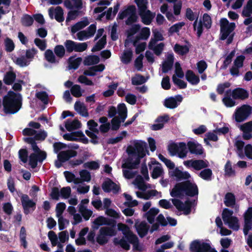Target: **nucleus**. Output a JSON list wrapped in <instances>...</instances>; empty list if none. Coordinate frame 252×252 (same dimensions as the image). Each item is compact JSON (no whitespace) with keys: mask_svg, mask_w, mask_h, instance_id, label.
Masks as SVG:
<instances>
[{"mask_svg":"<svg viewBox=\"0 0 252 252\" xmlns=\"http://www.w3.org/2000/svg\"><path fill=\"white\" fill-rule=\"evenodd\" d=\"M22 98L20 94L9 91L3 97V111L6 114H14L19 111L22 106Z\"/></svg>","mask_w":252,"mask_h":252,"instance_id":"obj_1","label":"nucleus"},{"mask_svg":"<svg viewBox=\"0 0 252 252\" xmlns=\"http://www.w3.org/2000/svg\"><path fill=\"white\" fill-rule=\"evenodd\" d=\"M170 195L173 197L181 198L184 195L193 197L198 194L197 185L189 180L177 183L170 191Z\"/></svg>","mask_w":252,"mask_h":252,"instance_id":"obj_2","label":"nucleus"},{"mask_svg":"<svg viewBox=\"0 0 252 252\" xmlns=\"http://www.w3.org/2000/svg\"><path fill=\"white\" fill-rule=\"evenodd\" d=\"M147 144L145 141L139 140L134 142V146H129L126 150V152L129 156H136L140 159L146 156V151L149 154V151L146 150Z\"/></svg>","mask_w":252,"mask_h":252,"instance_id":"obj_3","label":"nucleus"},{"mask_svg":"<svg viewBox=\"0 0 252 252\" xmlns=\"http://www.w3.org/2000/svg\"><path fill=\"white\" fill-rule=\"evenodd\" d=\"M117 108L119 116L114 117L111 121V129L113 130H118L121 123L125 122L127 116V109L125 103L119 104Z\"/></svg>","mask_w":252,"mask_h":252,"instance_id":"obj_4","label":"nucleus"},{"mask_svg":"<svg viewBox=\"0 0 252 252\" xmlns=\"http://www.w3.org/2000/svg\"><path fill=\"white\" fill-rule=\"evenodd\" d=\"M116 221L112 219L106 218L105 225L110 226L108 227H102L99 231V234L96 236H115L117 231L115 230Z\"/></svg>","mask_w":252,"mask_h":252,"instance_id":"obj_5","label":"nucleus"},{"mask_svg":"<svg viewBox=\"0 0 252 252\" xmlns=\"http://www.w3.org/2000/svg\"><path fill=\"white\" fill-rule=\"evenodd\" d=\"M252 113V107L244 104L238 108L235 112V119L237 122L240 123L246 120Z\"/></svg>","mask_w":252,"mask_h":252,"instance_id":"obj_6","label":"nucleus"},{"mask_svg":"<svg viewBox=\"0 0 252 252\" xmlns=\"http://www.w3.org/2000/svg\"><path fill=\"white\" fill-rule=\"evenodd\" d=\"M21 201L25 215H28L31 211L33 212L36 208V203L26 194L21 193Z\"/></svg>","mask_w":252,"mask_h":252,"instance_id":"obj_7","label":"nucleus"},{"mask_svg":"<svg viewBox=\"0 0 252 252\" xmlns=\"http://www.w3.org/2000/svg\"><path fill=\"white\" fill-rule=\"evenodd\" d=\"M49 15L51 19L54 18L55 14V19L58 22H62L64 21L63 9L60 6H57L55 8L52 7L48 10Z\"/></svg>","mask_w":252,"mask_h":252,"instance_id":"obj_8","label":"nucleus"},{"mask_svg":"<svg viewBox=\"0 0 252 252\" xmlns=\"http://www.w3.org/2000/svg\"><path fill=\"white\" fill-rule=\"evenodd\" d=\"M102 188L104 192H110L112 191L115 194L118 193L120 190V187L110 179L107 178L102 185Z\"/></svg>","mask_w":252,"mask_h":252,"instance_id":"obj_9","label":"nucleus"},{"mask_svg":"<svg viewBox=\"0 0 252 252\" xmlns=\"http://www.w3.org/2000/svg\"><path fill=\"white\" fill-rule=\"evenodd\" d=\"M190 248L196 252H208L211 249V246L209 243L202 242L195 240L193 241L190 245Z\"/></svg>","mask_w":252,"mask_h":252,"instance_id":"obj_10","label":"nucleus"},{"mask_svg":"<svg viewBox=\"0 0 252 252\" xmlns=\"http://www.w3.org/2000/svg\"><path fill=\"white\" fill-rule=\"evenodd\" d=\"M170 176L175 177L177 181H181L184 180H189L190 178L189 173L187 171H182L178 167L175 168L174 170L169 172Z\"/></svg>","mask_w":252,"mask_h":252,"instance_id":"obj_11","label":"nucleus"},{"mask_svg":"<svg viewBox=\"0 0 252 252\" xmlns=\"http://www.w3.org/2000/svg\"><path fill=\"white\" fill-rule=\"evenodd\" d=\"M134 227L139 236H145L150 229L149 225L145 221H142L140 222L136 221Z\"/></svg>","mask_w":252,"mask_h":252,"instance_id":"obj_12","label":"nucleus"},{"mask_svg":"<svg viewBox=\"0 0 252 252\" xmlns=\"http://www.w3.org/2000/svg\"><path fill=\"white\" fill-rule=\"evenodd\" d=\"M187 146L191 154L201 155L203 153V149L201 144L190 141L188 142Z\"/></svg>","mask_w":252,"mask_h":252,"instance_id":"obj_13","label":"nucleus"},{"mask_svg":"<svg viewBox=\"0 0 252 252\" xmlns=\"http://www.w3.org/2000/svg\"><path fill=\"white\" fill-rule=\"evenodd\" d=\"M183 100V97L181 95H177L175 97H170L164 100V105L167 108L174 109L177 107V101L181 102Z\"/></svg>","mask_w":252,"mask_h":252,"instance_id":"obj_14","label":"nucleus"},{"mask_svg":"<svg viewBox=\"0 0 252 252\" xmlns=\"http://www.w3.org/2000/svg\"><path fill=\"white\" fill-rule=\"evenodd\" d=\"M139 15L141 18L142 23L146 25H149L155 16V13L147 9L139 12Z\"/></svg>","mask_w":252,"mask_h":252,"instance_id":"obj_15","label":"nucleus"},{"mask_svg":"<svg viewBox=\"0 0 252 252\" xmlns=\"http://www.w3.org/2000/svg\"><path fill=\"white\" fill-rule=\"evenodd\" d=\"M77 155V152L74 150H68L61 151L58 155V159L62 162H64L68 160L70 158L76 157Z\"/></svg>","mask_w":252,"mask_h":252,"instance_id":"obj_16","label":"nucleus"},{"mask_svg":"<svg viewBox=\"0 0 252 252\" xmlns=\"http://www.w3.org/2000/svg\"><path fill=\"white\" fill-rule=\"evenodd\" d=\"M248 92L245 89L237 88L233 90V98L234 99L245 100L249 97Z\"/></svg>","mask_w":252,"mask_h":252,"instance_id":"obj_17","label":"nucleus"},{"mask_svg":"<svg viewBox=\"0 0 252 252\" xmlns=\"http://www.w3.org/2000/svg\"><path fill=\"white\" fill-rule=\"evenodd\" d=\"M64 5L68 9H72L74 8L79 11L83 8V2L82 0H64Z\"/></svg>","mask_w":252,"mask_h":252,"instance_id":"obj_18","label":"nucleus"},{"mask_svg":"<svg viewBox=\"0 0 252 252\" xmlns=\"http://www.w3.org/2000/svg\"><path fill=\"white\" fill-rule=\"evenodd\" d=\"M168 120L169 116L167 115L158 117L155 122L158 123V124L152 125L151 129L155 131L162 129L164 126V123L167 122Z\"/></svg>","mask_w":252,"mask_h":252,"instance_id":"obj_19","label":"nucleus"},{"mask_svg":"<svg viewBox=\"0 0 252 252\" xmlns=\"http://www.w3.org/2000/svg\"><path fill=\"white\" fill-rule=\"evenodd\" d=\"M236 25L235 23L232 22L230 23L229 27L220 28V39L221 40H224L226 39L229 34L235 29Z\"/></svg>","mask_w":252,"mask_h":252,"instance_id":"obj_20","label":"nucleus"},{"mask_svg":"<svg viewBox=\"0 0 252 252\" xmlns=\"http://www.w3.org/2000/svg\"><path fill=\"white\" fill-rule=\"evenodd\" d=\"M174 56L172 54H169L165 61H164L162 64V71L163 73H167L170 70L174 63Z\"/></svg>","mask_w":252,"mask_h":252,"instance_id":"obj_21","label":"nucleus"},{"mask_svg":"<svg viewBox=\"0 0 252 252\" xmlns=\"http://www.w3.org/2000/svg\"><path fill=\"white\" fill-rule=\"evenodd\" d=\"M141 159L139 158H136L134 161H132V158H128L125 163H123L122 165L123 168H126L128 169H134L138 168V166L140 163Z\"/></svg>","mask_w":252,"mask_h":252,"instance_id":"obj_22","label":"nucleus"},{"mask_svg":"<svg viewBox=\"0 0 252 252\" xmlns=\"http://www.w3.org/2000/svg\"><path fill=\"white\" fill-rule=\"evenodd\" d=\"M186 79L191 85H197L200 82L198 76L195 75L191 70H188L186 72Z\"/></svg>","mask_w":252,"mask_h":252,"instance_id":"obj_23","label":"nucleus"},{"mask_svg":"<svg viewBox=\"0 0 252 252\" xmlns=\"http://www.w3.org/2000/svg\"><path fill=\"white\" fill-rule=\"evenodd\" d=\"M65 127L68 131H72L73 130L79 128L81 126V122L77 119L72 121L68 119L65 122Z\"/></svg>","mask_w":252,"mask_h":252,"instance_id":"obj_24","label":"nucleus"},{"mask_svg":"<svg viewBox=\"0 0 252 252\" xmlns=\"http://www.w3.org/2000/svg\"><path fill=\"white\" fill-rule=\"evenodd\" d=\"M117 229L122 232L123 236H137L131 230L130 227L125 223H118L117 224Z\"/></svg>","mask_w":252,"mask_h":252,"instance_id":"obj_25","label":"nucleus"},{"mask_svg":"<svg viewBox=\"0 0 252 252\" xmlns=\"http://www.w3.org/2000/svg\"><path fill=\"white\" fill-rule=\"evenodd\" d=\"M16 78V73L12 70H9L5 73L3 81L6 85H11L14 83Z\"/></svg>","mask_w":252,"mask_h":252,"instance_id":"obj_26","label":"nucleus"},{"mask_svg":"<svg viewBox=\"0 0 252 252\" xmlns=\"http://www.w3.org/2000/svg\"><path fill=\"white\" fill-rule=\"evenodd\" d=\"M126 239H129V242L132 245L133 250L142 252L144 250V245L143 244H140L138 239V237H126Z\"/></svg>","mask_w":252,"mask_h":252,"instance_id":"obj_27","label":"nucleus"},{"mask_svg":"<svg viewBox=\"0 0 252 252\" xmlns=\"http://www.w3.org/2000/svg\"><path fill=\"white\" fill-rule=\"evenodd\" d=\"M129 240V239H126V237H122L120 240H119L117 237H115L113 242L115 245H120L123 249L129 250L130 249L129 244H130Z\"/></svg>","mask_w":252,"mask_h":252,"instance_id":"obj_28","label":"nucleus"},{"mask_svg":"<svg viewBox=\"0 0 252 252\" xmlns=\"http://www.w3.org/2000/svg\"><path fill=\"white\" fill-rule=\"evenodd\" d=\"M173 50L177 54L184 56L189 52V48L186 45H181L178 43H176L173 47Z\"/></svg>","mask_w":252,"mask_h":252,"instance_id":"obj_29","label":"nucleus"},{"mask_svg":"<svg viewBox=\"0 0 252 252\" xmlns=\"http://www.w3.org/2000/svg\"><path fill=\"white\" fill-rule=\"evenodd\" d=\"M74 109L83 117H87L89 116V113L86 107L80 101L75 102Z\"/></svg>","mask_w":252,"mask_h":252,"instance_id":"obj_30","label":"nucleus"},{"mask_svg":"<svg viewBox=\"0 0 252 252\" xmlns=\"http://www.w3.org/2000/svg\"><path fill=\"white\" fill-rule=\"evenodd\" d=\"M224 223L225 224H227L230 229L234 231L238 230L240 228L239 220L235 216L228 220L225 222H224Z\"/></svg>","mask_w":252,"mask_h":252,"instance_id":"obj_31","label":"nucleus"},{"mask_svg":"<svg viewBox=\"0 0 252 252\" xmlns=\"http://www.w3.org/2000/svg\"><path fill=\"white\" fill-rule=\"evenodd\" d=\"M224 203L226 207H233L236 204V198L234 194L231 192H227L224 197Z\"/></svg>","mask_w":252,"mask_h":252,"instance_id":"obj_32","label":"nucleus"},{"mask_svg":"<svg viewBox=\"0 0 252 252\" xmlns=\"http://www.w3.org/2000/svg\"><path fill=\"white\" fill-rule=\"evenodd\" d=\"M159 210L156 208H151L145 214L147 220L150 224L154 222L155 217L158 213Z\"/></svg>","mask_w":252,"mask_h":252,"instance_id":"obj_33","label":"nucleus"},{"mask_svg":"<svg viewBox=\"0 0 252 252\" xmlns=\"http://www.w3.org/2000/svg\"><path fill=\"white\" fill-rule=\"evenodd\" d=\"M100 61L99 58L97 55H90L84 60V64L85 65H91L97 64Z\"/></svg>","mask_w":252,"mask_h":252,"instance_id":"obj_34","label":"nucleus"},{"mask_svg":"<svg viewBox=\"0 0 252 252\" xmlns=\"http://www.w3.org/2000/svg\"><path fill=\"white\" fill-rule=\"evenodd\" d=\"M73 57H70L68 59V67L69 69H77L81 63L82 59L81 57L73 59Z\"/></svg>","mask_w":252,"mask_h":252,"instance_id":"obj_35","label":"nucleus"},{"mask_svg":"<svg viewBox=\"0 0 252 252\" xmlns=\"http://www.w3.org/2000/svg\"><path fill=\"white\" fill-rule=\"evenodd\" d=\"M106 43V36L104 35L100 39H99L95 45L93 47V48L92 49V51L93 52H94L96 51L101 50L105 47Z\"/></svg>","mask_w":252,"mask_h":252,"instance_id":"obj_36","label":"nucleus"},{"mask_svg":"<svg viewBox=\"0 0 252 252\" xmlns=\"http://www.w3.org/2000/svg\"><path fill=\"white\" fill-rule=\"evenodd\" d=\"M248 126L247 123L242 125L240 126V129L243 132V138L245 140H249L252 137V135L251 133L252 130L248 128Z\"/></svg>","mask_w":252,"mask_h":252,"instance_id":"obj_37","label":"nucleus"},{"mask_svg":"<svg viewBox=\"0 0 252 252\" xmlns=\"http://www.w3.org/2000/svg\"><path fill=\"white\" fill-rule=\"evenodd\" d=\"M187 146V145L183 142L179 143L178 155L180 158H183L186 157L188 153Z\"/></svg>","mask_w":252,"mask_h":252,"instance_id":"obj_38","label":"nucleus"},{"mask_svg":"<svg viewBox=\"0 0 252 252\" xmlns=\"http://www.w3.org/2000/svg\"><path fill=\"white\" fill-rule=\"evenodd\" d=\"M192 167L196 170H199L208 167V165L202 159H196L193 160L191 165Z\"/></svg>","mask_w":252,"mask_h":252,"instance_id":"obj_39","label":"nucleus"},{"mask_svg":"<svg viewBox=\"0 0 252 252\" xmlns=\"http://www.w3.org/2000/svg\"><path fill=\"white\" fill-rule=\"evenodd\" d=\"M135 9V6L131 5L128 6L127 8L124 10L120 11L118 15V18L120 20L124 19L130 13H133Z\"/></svg>","mask_w":252,"mask_h":252,"instance_id":"obj_40","label":"nucleus"},{"mask_svg":"<svg viewBox=\"0 0 252 252\" xmlns=\"http://www.w3.org/2000/svg\"><path fill=\"white\" fill-rule=\"evenodd\" d=\"M79 211L86 220H89L93 214V211L87 209L83 205H79Z\"/></svg>","mask_w":252,"mask_h":252,"instance_id":"obj_41","label":"nucleus"},{"mask_svg":"<svg viewBox=\"0 0 252 252\" xmlns=\"http://www.w3.org/2000/svg\"><path fill=\"white\" fill-rule=\"evenodd\" d=\"M22 25L24 27H30L33 23L32 16L28 14H24L21 20Z\"/></svg>","mask_w":252,"mask_h":252,"instance_id":"obj_42","label":"nucleus"},{"mask_svg":"<svg viewBox=\"0 0 252 252\" xmlns=\"http://www.w3.org/2000/svg\"><path fill=\"white\" fill-rule=\"evenodd\" d=\"M45 58L47 61L51 63H58L59 61L56 59L53 52L51 49H47L44 53Z\"/></svg>","mask_w":252,"mask_h":252,"instance_id":"obj_43","label":"nucleus"},{"mask_svg":"<svg viewBox=\"0 0 252 252\" xmlns=\"http://www.w3.org/2000/svg\"><path fill=\"white\" fill-rule=\"evenodd\" d=\"M150 30L148 27H144L142 29L139 34L136 36L137 40H147L150 36Z\"/></svg>","mask_w":252,"mask_h":252,"instance_id":"obj_44","label":"nucleus"},{"mask_svg":"<svg viewBox=\"0 0 252 252\" xmlns=\"http://www.w3.org/2000/svg\"><path fill=\"white\" fill-rule=\"evenodd\" d=\"M146 79L141 74H136L135 76L132 77L131 83L133 85H140L146 82Z\"/></svg>","mask_w":252,"mask_h":252,"instance_id":"obj_45","label":"nucleus"},{"mask_svg":"<svg viewBox=\"0 0 252 252\" xmlns=\"http://www.w3.org/2000/svg\"><path fill=\"white\" fill-rule=\"evenodd\" d=\"M224 172L225 174L229 177L235 176V171L232 168V163L229 160H228L225 164Z\"/></svg>","mask_w":252,"mask_h":252,"instance_id":"obj_46","label":"nucleus"},{"mask_svg":"<svg viewBox=\"0 0 252 252\" xmlns=\"http://www.w3.org/2000/svg\"><path fill=\"white\" fill-rule=\"evenodd\" d=\"M235 54V51L232 50L225 58L223 61V64L221 66V68L225 69L227 68L229 64L231 63L232 61L233 58L234 57Z\"/></svg>","mask_w":252,"mask_h":252,"instance_id":"obj_47","label":"nucleus"},{"mask_svg":"<svg viewBox=\"0 0 252 252\" xmlns=\"http://www.w3.org/2000/svg\"><path fill=\"white\" fill-rule=\"evenodd\" d=\"M132 55V52L130 49L124 52L121 58V61L123 63L127 64L131 62Z\"/></svg>","mask_w":252,"mask_h":252,"instance_id":"obj_48","label":"nucleus"},{"mask_svg":"<svg viewBox=\"0 0 252 252\" xmlns=\"http://www.w3.org/2000/svg\"><path fill=\"white\" fill-rule=\"evenodd\" d=\"M25 142L31 145L32 150L34 153H39L41 150L37 146L36 141L32 137H26L24 138Z\"/></svg>","mask_w":252,"mask_h":252,"instance_id":"obj_49","label":"nucleus"},{"mask_svg":"<svg viewBox=\"0 0 252 252\" xmlns=\"http://www.w3.org/2000/svg\"><path fill=\"white\" fill-rule=\"evenodd\" d=\"M212 175V171L210 168H205L202 170L199 173V177L203 180L209 181L211 179Z\"/></svg>","mask_w":252,"mask_h":252,"instance_id":"obj_50","label":"nucleus"},{"mask_svg":"<svg viewBox=\"0 0 252 252\" xmlns=\"http://www.w3.org/2000/svg\"><path fill=\"white\" fill-rule=\"evenodd\" d=\"M5 50L7 52H12L15 48V44L13 40L9 38L6 37L4 39Z\"/></svg>","mask_w":252,"mask_h":252,"instance_id":"obj_51","label":"nucleus"},{"mask_svg":"<svg viewBox=\"0 0 252 252\" xmlns=\"http://www.w3.org/2000/svg\"><path fill=\"white\" fill-rule=\"evenodd\" d=\"M106 218L103 216H99L96 218L93 222V228L98 229L99 227L102 225H105Z\"/></svg>","mask_w":252,"mask_h":252,"instance_id":"obj_52","label":"nucleus"},{"mask_svg":"<svg viewBox=\"0 0 252 252\" xmlns=\"http://www.w3.org/2000/svg\"><path fill=\"white\" fill-rule=\"evenodd\" d=\"M54 53L59 58H63L65 54V49L62 45H57L54 48Z\"/></svg>","mask_w":252,"mask_h":252,"instance_id":"obj_53","label":"nucleus"},{"mask_svg":"<svg viewBox=\"0 0 252 252\" xmlns=\"http://www.w3.org/2000/svg\"><path fill=\"white\" fill-rule=\"evenodd\" d=\"M138 8V12L147 9L148 0H134Z\"/></svg>","mask_w":252,"mask_h":252,"instance_id":"obj_54","label":"nucleus"},{"mask_svg":"<svg viewBox=\"0 0 252 252\" xmlns=\"http://www.w3.org/2000/svg\"><path fill=\"white\" fill-rule=\"evenodd\" d=\"M36 97L40 100L44 104H47L49 102V97L47 93L45 91L38 92L36 93Z\"/></svg>","mask_w":252,"mask_h":252,"instance_id":"obj_55","label":"nucleus"},{"mask_svg":"<svg viewBox=\"0 0 252 252\" xmlns=\"http://www.w3.org/2000/svg\"><path fill=\"white\" fill-rule=\"evenodd\" d=\"M140 26L139 24H134L131 27L126 31L127 37H130L138 32L140 29Z\"/></svg>","mask_w":252,"mask_h":252,"instance_id":"obj_56","label":"nucleus"},{"mask_svg":"<svg viewBox=\"0 0 252 252\" xmlns=\"http://www.w3.org/2000/svg\"><path fill=\"white\" fill-rule=\"evenodd\" d=\"M233 211L228 208L223 209L222 212V219L223 222H225L228 220L233 218Z\"/></svg>","mask_w":252,"mask_h":252,"instance_id":"obj_57","label":"nucleus"},{"mask_svg":"<svg viewBox=\"0 0 252 252\" xmlns=\"http://www.w3.org/2000/svg\"><path fill=\"white\" fill-rule=\"evenodd\" d=\"M129 16L126 21V24L128 26L132 25V24L136 22L137 20L138 17L136 14V7H135L133 13H130L128 14Z\"/></svg>","mask_w":252,"mask_h":252,"instance_id":"obj_58","label":"nucleus"},{"mask_svg":"<svg viewBox=\"0 0 252 252\" xmlns=\"http://www.w3.org/2000/svg\"><path fill=\"white\" fill-rule=\"evenodd\" d=\"M185 25L184 22H179L170 27L169 29V32L171 34L178 32L182 29V28Z\"/></svg>","mask_w":252,"mask_h":252,"instance_id":"obj_59","label":"nucleus"},{"mask_svg":"<svg viewBox=\"0 0 252 252\" xmlns=\"http://www.w3.org/2000/svg\"><path fill=\"white\" fill-rule=\"evenodd\" d=\"M192 207V202L190 200H186L185 204L183 203L182 208V211H184V214L185 215H189L191 212V209Z\"/></svg>","mask_w":252,"mask_h":252,"instance_id":"obj_60","label":"nucleus"},{"mask_svg":"<svg viewBox=\"0 0 252 252\" xmlns=\"http://www.w3.org/2000/svg\"><path fill=\"white\" fill-rule=\"evenodd\" d=\"M75 42L71 40H66L64 43V45L65 47L66 52L70 53L75 50Z\"/></svg>","mask_w":252,"mask_h":252,"instance_id":"obj_61","label":"nucleus"},{"mask_svg":"<svg viewBox=\"0 0 252 252\" xmlns=\"http://www.w3.org/2000/svg\"><path fill=\"white\" fill-rule=\"evenodd\" d=\"M71 94L76 97H79L82 96L81 87L79 85H74L70 89Z\"/></svg>","mask_w":252,"mask_h":252,"instance_id":"obj_62","label":"nucleus"},{"mask_svg":"<svg viewBox=\"0 0 252 252\" xmlns=\"http://www.w3.org/2000/svg\"><path fill=\"white\" fill-rule=\"evenodd\" d=\"M172 80L173 83L177 85L179 88L180 89H186L187 87V84L186 82H185L184 81L177 78L176 76L174 75L172 77Z\"/></svg>","mask_w":252,"mask_h":252,"instance_id":"obj_63","label":"nucleus"},{"mask_svg":"<svg viewBox=\"0 0 252 252\" xmlns=\"http://www.w3.org/2000/svg\"><path fill=\"white\" fill-rule=\"evenodd\" d=\"M203 25L207 29H210L212 26V20L211 17L207 14L204 13L203 16Z\"/></svg>","mask_w":252,"mask_h":252,"instance_id":"obj_64","label":"nucleus"}]
</instances>
